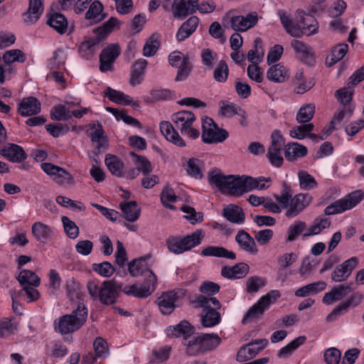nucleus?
I'll return each instance as SVG.
<instances>
[{"instance_id":"f257e3e1","label":"nucleus","mask_w":364,"mask_h":364,"mask_svg":"<svg viewBox=\"0 0 364 364\" xmlns=\"http://www.w3.org/2000/svg\"><path fill=\"white\" fill-rule=\"evenodd\" d=\"M208 182L229 196H240L245 193L244 175H224L220 169L215 168L208 173Z\"/></svg>"},{"instance_id":"f03ea898","label":"nucleus","mask_w":364,"mask_h":364,"mask_svg":"<svg viewBox=\"0 0 364 364\" xmlns=\"http://www.w3.org/2000/svg\"><path fill=\"white\" fill-rule=\"evenodd\" d=\"M87 288L93 301H99L107 306L117 301L122 291V284L115 279L105 280L100 284L90 281L87 282Z\"/></svg>"},{"instance_id":"7ed1b4c3","label":"nucleus","mask_w":364,"mask_h":364,"mask_svg":"<svg viewBox=\"0 0 364 364\" xmlns=\"http://www.w3.org/2000/svg\"><path fill=\"white\" fill-rule=\"evenodd\" d=\"M87 309L83 304H79L77 309L70 314H66L54 322L55 329L63 335L73 333L80 329L86 322Z\"/></svg>"},{"instance_id":"20e7f679","label":"nucleus","mask_w":364,"mask_h":364,"mask_svg":"<svg viewBox=\"0 0 364 364\" xmlns=\"http://www.w3.org/2000/svg\"><path fill=\"white\" fill-rule=\"evenodd\" d=\"M117 23V18L111 17L102 26L96 28L94 31V36L87 38L80 43L79 47L80 54L86 58L93 55L98 49L100 42L106 38L107 34L112 31Z\"/></svg>"},{"instance_id":"39448f33","label":"nucleus","mask_w":364,"mask_h":364,"mask_svg":"<svg viewBox=\"0 0 364 364\" xmlns=\"http://www.w3.org/2000/svg\"><path fill=\"white\" fill-rule=\"evenodd\" d=\"M204 237V232L198 230L186 237L171 236L166 240V246L169 252L179 255L200 245Z\"/></svg>"},{"instance_id":"423d86ee","label":"nucleus","mask_w":364,"mask_h":364,"mask_svg":"<svg viewBox=\"0 0 364 364\" xmlns=\"http://www.w3.org/2000/svg\"><path fill=\"white\" fill-rule=\"evenodd\" d=\"M218 284L210 281L203 282L199 287L200 295L196 296L193 304L195 307L221 308V304L214 295L220 291Z\"/></svg>"},{"instance_id":"0eeeda50","label":"nucleus","mask_w":364,"mask_h":364,"mask_svg":"<svg viewBox=\"0 0 364 364\" xmlns=\"http://www.w3.org/2000/svg\"><path fill=\"white\" fill-rule=\"evenodd\" d=\"M280 296V291L276 289L272 290L262 296L255 304L250 307L244 316L242 321V323L245 324L248 322H252L259 318L263 315L264 311L267 309L272 304L276 302Z\"/></svg>"},{"instance_id":"6e6552de","label":"nucleus","mask_w":364,"mask_h":364,"mask_svg":"<svg viewBox=\"0 0 364 364\" xmlns=\"http://www.w3.org/2000/svg\"><path fill=\"white\" fill-rule=\"evenodd\" d=\"M364 198V193L358 190L353 191L345 198L339 199L332 204L328 205L324 213L327 215H335L352 209L358 204Z\"/></svg>"},{"instance_id":"1a4fd4ad","label":"nucleus","mask_w":364,"mask_h":364,"mask_svg":"<svg viewBox=\"0 0 364 364\" xmlns=\"http://www.w3.org/2000/svg\"><path fill=\"white\" fill-rule=\"evenodd\" d=\"M171 119L182 134H187L192 139H197L199 136L198 130L192 127L196 120L193 112L189 111L178 112L172 115Z\"/></svg>"},{"instance_id":"9d476101","label":"nucleus","mask_w":364,"mask_h":364,"mask_svg":"<svg viewBox=\"0 0 364 364\" xmlns=\"http://www.w3.org/2000/svg\"><path fill=\"white\" fill-rule=\"evenodd\" d=\"M186 291L178 289L163 293L157 299L160 311L165 315L171 314L179 306L180 301L186 296Z\"/></svg>"},{"instance_id":"9b49d317","label":"nucleus","mask_w":364,"mask_h":364,"mask_svg":"<svg viewBox=\"0 0 364 364\" xmlns=\"http://www.w3.org/2000/svg\"><path fill=\"white\" fill-rule=\"evenodd\" d=\"M202 127V138L205 143H220L228 137V132L223 129L218 128L210 117H205L203 119Z\"/></svg>"},{"instance_id":"f8f14e48","label":"nucleus","mask_w":364,"mask_h":364,"mask_svg":"<svg viewBox=\"0 0 364 364\" xmlns=\"http://www.w3.org/2000/svg\"><path fill=\"white\" fill-rule=\"evenodd\" d=\"M41 168L60 186L73 185L75 183L72 174L60 166L51 163H42Z\"/></svg>"},{"instance_id":"ddd939ff","label":"nucleus","mask_w":364,"mask_h":364,"mask_svg":"<svg viewBox=\"0 0 364 364\" xmlns=\"http://www.w3.org/2000/svg\"><path fill=\"white\" fill-rule=\"evenodd\" d=\"M267 344L268 340L262 338L254 340L242 346L237 353V360L243 363L253 358L259 351L265 348Z\"/></svg>"},{"instance_id":"4468645a","label":"nucleus","mask_w":364,"mask_h":364,"mask_svg":"<svg viewBox=\"0 0 364 364\" xmlns=\"http://www.w3.org/2000/svg\"><path fill=\"white\" fill-rule=\"evenodd\" d=\"M129 272L133 277L143 275L146 277V281L152 286H156L157 282L156 276L151 271L147 264L145 258H139L132 260L129 263Z\"/></svg>"},{"instance_id":"2eb2a0df","label":"nucleus","mask_w":364,"mask_h":364,"mask_svg":"<svg viewBox=\"0 0 364 364\" xmlns=\"http://www.w3.org/2000/svg\"><path fill=\"white\" fill-rule=\"evenodd\" d=\"M311 200L312 197L308 193H299L292 197L285 213L286 217L291 218L297 216L311 203Z\"/></svg>"},{"instance_id":"dca6fc26","label":"nucleus","mask_w":364,"mask_h":364,"mask_svg":"<svg viewBox=\"0 0 364 364\" xmlns=\"http://www.w3.org/2000/svg\"><path fill=\"white\" fill-rule=\"evenodd\" d=\"M120 55V48L116 44H111L102 50L100 55V70L102 72L112 70L113 63Z\"/></svg>"},{"instance_id":"f3484780","label":"nucleus","mask_w":364,"mask_h":364,"mask_svg":"<svg viewBox=\"0 0 364 364\" xmlns=\"http://www.w3.org/2000/svg\"><path fill=\"white\" fill-rule=\"evenodd\" d=\"M258 21V15L255 11L249 13L246 16H235L230 19L231 27L237 31H246L254 27Z\"/></svg>"},{"instance_id":"a211bd4d","label":"nucleus","mask_w":364,"mask_h":364,"mask_svg":"<svg viewBox=\"0 0 364 364\" xmlns=\"http://www.w3.org/2000/svg\"><path fill=\"white\" fill-rule=\"evenodd\" d=\"M291 46L299 60L308 65H314L315 63V53L312 48L298 40H294Z\"/></svg>"},{"instance_id":"6ab92c4d","label":"nucleus","mask_w":364,"mask_h":364,"mask_svg":"<svg viewBox=\"0 0 364 364\" xmlns=\"http://www.w3.org/2000/svg\"><path fill=\"white\" fill-rule=\"evenodd\" d=\"M358 264V259L351 257L341 264L336 267L331 274V279L335 282H341L346 281L351 274L352 271Z\"/></svg>"},{"instance_id":"aec40b11","label":"nucleus","mask_w":364,"mask_h":364,"mask_svg":"<svg viewBox=\"0 0 364 364\" xmlns=\"http://www.w3.org/2000/svg\"><path fill=\"white\" fill-rule=\"evenodd\" d=\"M198 0H174L173 14L176 18H184L196 11Z\"/></svg>"},{"instance_id":"412c9836","label":"nucleus","mask_w":364,"mask_h":364,"mask_svg":"<svg viewBox=\"0 0 364 364\" xmlns=\"http://www.w3.org/2000/svg\"><path fill=\"white\" fill-rule=\"evenodd\" d=\"M40 101L34 97H28L22 99L18 105V112L23 117L35 115L41 112Z\"/></svg>"},{"instance_id":"4be33fe9","label":"nucleus","mask_w":364,"mask_h":364,"mask_svg":"<svg viewBox=\"0 0 364 364\" xmlns=\"http://www.w3.org/2000/svg\"><path fill=\"white\" fill-rule=\"evenodd\" d=\"M351 291V284L346 285L341 284L333 287L329 292H327L324 294L322 301L327 305L332 304L336 301H338L343 299Z\"/></svg>"},{"instance_id":"5701e85b","label":"nucleus","mask_w":364,"mask_h":364,"mask_svg":"<svg viewBox=\"0 0 364 364\" xmlns=\"http://www.w3.org/2000/svg\"><path fill=\"white\" fill-rule=\"evenodd\" d=\"M363 299V294L355 292L346 301L340 304L336 307L331 314L326 317L328 321H332L333 318L341 314L343 311H346L350 306H357Z\"/></svg>"},{"instance_id":"b1692460","label":"nucleus","mask_w":364,"mask_h":364,"mask_svg":"<svg viewBox=\"0 0 364 364\" xmlns=\"http://www.w3.org/2000/svg\"><path fill=\"white\" fill-rule=\"evenodd\" d=\"M43 12L42 0H29L28 8L23 14V21L26 24H33Z\"/></svg>"},{"instance_id":"393cba45","label":"nucleus","mask_w":364,"mask_h":364,"mask_svg":"<svg viewBox=\"0 0 364 364\" xmlns=\"http://www.w3.org/2000/svg\"><path fill=\"white\" fill-rule=\"evenodd\" d=\"M156 286H152L144 282V283L138 287L136 284L122 286V291L127 296H133L137 298H145L149 296L155 290Z\"/></svg>"},{"instance_id":"a878e982","label":"nucleus","mask_w":364,"mask_h":364,"mask_svg":"<svg viewBox=\"0 0 364 364\" xmlns=\"http://www.w3.org/2000/svg\"><path fill=\"white\" fill-rule=\"evenodd\" d=\"M235 241L242 250L252 255H255L258 252L255 239L244 230L238 231L235 237Z\"/></svg>"},{"instance_id":"bb28decb","label":"nucleus","mask_w":364,"mask_h":364,"mask_svg":"<svg viewBox=\"0 0 364 364\" xmlns=\"http://www.w3.org/2000/svg\"><path fill=\"white\" fill-rule=\"evenodd\" d=\"M199 21V18L197 16H192L183 23L176 35L177 41H183L189 38L196 31Z\"/></svg>"},{"instance_id":"cd10ccee","label":"nucleus","mask_w":364,"mask_h":364,"mask_svg":"<svg viewBox=\"0 0 364 364\" xmlns=\"http://www.w3.org/2000/svg\"><path fill=\"white\" fill-rule=\"evenodd\" d=\"M277 15L279 17L280 21L287 33L295 38L301 37L304 32L301 29V27L292 22L289 15L284 10H279Z\"/></svg>"},{"instance_id":"c85d7f7f","label":"nucleus","mask_w":364,"mask_h":364,"mask_svg":"<svg viewBox=\"0 0 364 364\" xmlns=\"http://www.w3.org/2000/svg\"><path fill=\"white\" fill-rule=\"evenodd\" d=\"M160 130L165 138L174 145L179 147L186 146L185 141L180 136L169 122H162L160 124Z\"/></svg>"},{"instance_id":"c756f323","label":"nucleus","mask_w":364,"mask_h":364,"mask_svg":"<svg viewBox=\"0 0 364 364\" xmlns=\"http://www.w3.org/2000/svg\"><path fill=\"white\" fill-rule=\"evenodd\" d=\"M90 127L92 131L89 134V136L92 142L97 143L96 148L100 152L102 149H105L108 145L102 126L100 123L97 124L92 123L90 124Z\"/></svg>"},{"instance_id":"7c9ffc66","label":"nucleus","mask_w":364,"mask_h":364,"mask_svg":"<svg viewBox=\"0 0 364 364\" xmlns=\"http://www.w3.org/2000/svg\"><path fill=\"white\" fill-rule=\"evenodd\" d=\"M0 154L14 163H21L27 156L23 148L14 144H11L9 147L1 149Z\"/></svg>"},{"instance_id":"2f4dec72","label":"nucleus","mask_w":364,"mask_h":364,"mask_svg":"<svg viewBox=\"0 0 364 364\" xmlns=\"http://www.w3.org/2000/svg\"><path fill=\"white\" fill-rule=\"evenodd\" d=\"M105 163L107 169L113 176L119 178L124 176V163L117 156L110 154H107Z\"/></svg>"},{"instance_id":"473e14b6","label":"nucleus","mask_w":364,"mask_h":364,"mask_svg":"<svg viewBox=\"0 0 364 364\" xmlns=\"http://www.w3.org/2000/svg\"><path fill=\"white\" fill-rule=\"evenodd\" d=\"M308 154L307 148L297 142H289L284 146V156L289 161L304 157Z\"/></svg>"},{"instance_id":"72a5a7b5","label":"nucleus","mask_w":364,"mask_h":364,"mask_svg":"<svg viewBox=\"0 0 364 364\" xmlns=\"http://www.w3.org/2000/svg\"><path fill=\"white\" fill-rule=\"evenodd\" d=\"M203 314L201 315L200 323L205 328L213 327L220 322L221 316L218 311L220 308L202 307Z\"/></svg>"},{"instance_id":"f704fd0d","label":"nucleus","mask_w":364,"mask_h":364,"mask_svg":"<svg viewBox=\"0 0 364 364\" xmlns=\"http://www.w3.org/2000/svg\"><path fill=\"white\" fill-rule=\"evenodd\" d=\"M249 269L250 267L246 263L240 262L233 267H223L221 274L228 279H241L247 274Z\"/></svg>"},{"instance_id":"c9c22d12","label":"nucleus","mask_w":364,"mask_h":364,"mask_svg":"<svg viewBox=\"0 0 364 364\" xmlns=\"http://www.w3.org/2000/svg\"><path fill=\"white\" fill-rule=\"evenodd\" d=\"M289 75V70L281 63L271 66L267 72V78L277 83L284 82Z\"/></svg>"},{"instance_id":"e433bc0d","label":"nucleus","mask_w":364,"mask_h":364,"mask_svg":"<svg viewBox=\"0 0 364 364\" xmlns=\"http://www.w3.org/2000/svg\"><path fill=\"white\" fill-rule=\"evenodd\" d=\"M203 162L197 158L188 159L183 164V166L188 175L196 179H201L203 178Z\"/></svg>"},{"instance_id":"4c0bfd02","label":"nucleus","mask_w":364,"mask_h":364,"mask_svg":"<svg viewBox=\"0 0 364 364\" xmlns=\"http://www.w3.org/2000/svg\"><path fill=\"white\" fill-rule=\"evenodd\" d=\"M223 215L230 222L241 224L245 221V213L242 209L236 205L230 204L223 208Z\"/></svg>"},{"instance_id":"58836bf2","label":"nucleus","mask_w":364,"mask_h":364,"mask_svg":"<svg viewBox=\"0 0 364 364\" xmlns=\"http://www.w3.org/2000/svg\"><path fill=\"white\" fill-rule=\"evenodd\" d=\"M103 5L98 1H94L89 6L85 13V19L90 21V23H97L105 18V14H102Z\"/></svg>"},{"instance_id":"ea45409f","label":"nucleus","mask_w":364,"mask_h":364,"mask_svg":"<svg viewBox=\"0 0 364 364\" xmlns=\"http://www.w3.org/2000/svg\"><path fill=\"white\" fill-rule=\"evenodd\" d=\"M184 345L186 352L190 355H195L204 351L201 334H194L193 331L185 339Z\"/></svg>"},{"instance_id":"a19ab883","label":"nucleus","mask_w":364,"mask_h":364,"mask_svg":"<svg viewBox=\"0 0 364 364\" xmlns=\"http://www.w3.org/2000/svg\"><path fill=\"white\" fill-rule=\"evenodd\" d=\"M31 232L40 242H46L53 234L52 228L42 222H36L31 227Z\"/></svg>"},{"instance_id":"79ce46f5","label":"nucleus","mask_w":364,"mask_h":364,"mask_svg":"<svg viewBox=\"0 0 364 364\" xmlns=\"http://www.w3.org/2000/svg\"><path fill=\"white\" fill-rule=\"evenodd\" d=\"M193 327L187 321H182L174 326H169L166 328V334L169 337L183 336L184 340L192 333Z\"/></svg>"},{"instance_id":"37998d69","label":"nucleus","mask_w":364,"mask_h":364,"mask_svg":"<svg viewBox=\"0 0 364 364\" xmlns=\"http://www.w3.org/2000/svg\"><path fill=\"white\" fill-rule=\"evenodd\" d=\"M294 83L296 85L294 91L297 94H304L314 85V80H307L304 77V71L302 70H299L295 73Z\"/></svg>"},{"instance_id":"c03bdc74","label":"nucleus","mask_w":364,"mask_h":364,"mask_svg":"<svg viewBox=\"0 0 364 364\" xmlns=\"http://www.w3.org/2000/svg\"><path fill=\"white\" fill-rule=\"evenodd\" d=\"M119 207L127 221L133 223L139 219L141 210L138 208L136 202L129 201L121 203Z\"/></svg>"},{"instance_id":"a18cd8bd","label":"nucleus","mask_w":364,"mask_h":364,"mask_svg":"<svg viewBox=\"0 0 364 364\" xmlns=\"http://www.w3.org/2000/svg\"><path fill=\"white\" fill-rule=\"evenodd\" d=\"M201 255L208 257H224L232 260L236 259L235 252L220 246H208L202 250Z\"/></svg>"},{"instance_id":"49530a36","label":"nucleus","mask_w":364,"mask_h":364,"mask_svg":"<svg viewBox=\"0 0 364 364\" xmlns=\"http://www.w3.org/2000/svg\"><path fill=\"white\" fill-rule=\"evenodd\" d=\"M47 23L60 34L65 33L68 26L65 16L59 13L50 14L48 18Z\"/></svg>"},{"instance_id":"de8ad7c7","label":"nucleus","mask_w":364,"mask_h":364,"mask_svg":"<svg viewBox=\"0 0 364 364\" xmlns=\"http://www.w3.org/2000/svg\"><path fill=\"white\" fill-rule=\"evenodd\" d=\"M348 50V45L341 43L336 46L331 50V54L326 57V65L331 67L342 60Z\"/></svg>"},{"instance_id":"09e8293b","label":"nucleus","mask_w":364,"mask_h":364,"mask_svg":"<svg viewBox=\"0 0 364 364\" xmlns=\"http://www.w3.org/2000/svg\"><path fill=\"white\" fill-rule=\"evenodd\" d=\"M326 287V282L319 281L309 284L307 285L299 288L295 291L294 294L296 296L298 297H305L311 294H316L318 292L324 290Z\"/></svg>"},{"instance_id":"8fccbe9b","label":"nucleus","mask_w":364,"mask_h":364,"mask_svg":"<svg viewBox=\"0 0 364 364\" xmlns=\"http://www.w3.org/2000/svg\"><path fill=\"white\" fill-rule=\"evenodd\" d=\"M147 63V60L144 59H139L134 63L130 78L132 85L135 86L141 83Z\"/></svg>"},{"instance_id":"3c124183","label":"nucleus","mask_w":364,"mask_h":364,"mask_svg":"<svg viewBox=\"0 0 364 364\" xmlns=\"http://www.w3.org/2000/svg\"><path fill=\"white\" fill-rule=\"evenodd\" d=\"M129 155L139 172H141L144 175H148L153 171L151 163L145 156L133 151L130 152Z\"/></svg>"},{"instance_id":"603ef678","label":"nucleus","mask_w":364,"mask_h":364,"mask_svg":"<svg viewBox=\"0 0 364 364\" xmlns=\"http://www.w3.org/2000/svg\"><path fill=\"white\" fill-rule=\"evenodd\" d=\"M330 225L331 221L328 218H317L314 220L308 231L303 234V237L305 238L311 235H317L323 230L328 228Z\"/></svg>"},{"instance_id":"864d4df0","label":"nucleus","mask_w":364,"mask_h":364,"mask_svg":"<svg viewBox=\"0 0 364 364\" xmlns=\"http://www.w3.org/2000/svg\"><path fill=\"white\" fill-rule=\"evenodd\" d=\"M18 281L21 286L28 284L29 286L38 287L40 284V278L32 271L23 269L20 272Z\"/></svg>"},{"instance_id":"5fc2aeb1","label":"nucleus","mask_w":364,"mask_h":364,"mask_svg":"<svg viewBox=\"0 0 364 364\" xmlns=\"http://www.w3.org/2000/svg\"><path fill=\"white\" fill-rule=\"evenodd\" d=\"M353 88L347 85L346 87L336 90L335 92V97L339 102L344 105V107L353 106L350 102L353 100Z\"/></svg>"},{"instance_id":"6e6d98bb","label":"nucleus","mask_w":364,"mask_h":364,"mask_svg":"<svg viewBox=\"0 0 364 364\" xmlns=\"http://www.w3.org/2000/svg\"><path fill=\"white\" fill-rule=\"evenodd\" d=\"M105 95L111 101L120 105H131L133 102L129 96L126 95L122 92L112 89L111 87H107Z\"/></svg>"},{"instance_id":"4d7b16f0","label":"nucleus","mask_w":364,"mask_h":364,"mask_svg":"<svg viewBox=\"0 0 364 364\" xmlns=\"http://www.w3.org/2000/svg\"><path fill=\"white\" fill-rule=\"evenodd\" d=\"M264 181H270V178H252L251 176H245V193L250 192L253 189H265L267 186H265Z\"/></svg>"},{"instance_id":"13d9d810","label":"nucleus","mask_w":364,"mask_h":364,"mask_svg":"<svg viewBox=\"0 0 364 364\" xmlns=\"http://www.w3.org/2000/svg\"><path fill=\"white\" fill-rule=\"evenodd\" d=\"M314 112L315 106L313 104H306L299 109L296 119L300 124L307 123L311 120Z\"/></svg>"},{"instance_id":"bf43d9fd","label":"nucleus","mask_w":364,"mask_h":364,"mask_svg":"<svg viewBox=\"0 0 364 364\" xmlns=\"http://www.w3.org/2000/svg\"><path fill=\"white\" fill-rule=\"evenodd\" d=\"M160 46L159 36L152 34L146 41L143 48V55L146 57L153 56Z\"/></svg>"},{"instance_id":"052dcab7","label":"nucleus","mask_w":364,"mask_h":364,"mask_svg":"<svg viewBox=\"0 0 364 364\" xmlns=\"http://www.w3.org/2000/svg\"><path fill=\"white\" fill-rule=\"evenodd\" d=\"M298 178L300 188L303 190H311L318 185L315 178L306 171H299Z\"/></svg>"},{"instance_id":"680f3d73","label":"nucleus","mask_w":364,"mask_h":364,"mask_svg":"<svg viewBox=\"0 0 364 364\" xmlns=\"http://www.w3.org/2000/svg\"><path fill=\"white\" fill-rule=\"evenodd\" d=\"M306 338L304 336H299L295 338L294 341L290 342L286 346L282 348L279 351L277 355L279 358H283L288 356L291 354L293 351H294L296 348H298L300 346L304 343Z\"/></svg>"},{"instance_id":"e2e57ef3","label":"nucleus","mask_w":364,"mask_h":364,"mask_svg":"<svg viewBox=\"0 0 364 364\" xmlns=\"http://www.w3.org/2000/svg\"><path fill=\"white\" fill-rule=\"evenodd\" d=\"M314 124L311 123L294 127L289 132L291 137L297 139H304L307 137L309 132L314 129Z\"/></svg>"},{"instance_id":"0e129e2a","label":"nucleus","mask_w":364,"mask_h":364,"mask_svg":"<svg viewBox=\"0 0 364 364\" xmlns=\"http://www.w3.org/2000/svg\"><path fill=\"white\" fill-rule=\"evenodd\" d=\"M92 270L104 277H110L115 272L114 267L109 262L95 263L92 265Z\"/></svg>"},{"instance_id":"69168bd1","label":"nucleus","mask_w":364,"mask_h":364,"mask_svg":"<svg viewBox=\"0 0 364 364\" xmlns=\"http://www.w3.org/2000/svg\"><path fill=\"white\" fill-rule=\"evenodd\" d=\"M65 289L67 295L71 301H75L80 298V284L73 278H70L66 281Z\"/></svg>"},{"instance_id":"338daca9","label":"nucleus","mask_w":364,"mask_h":364,"mask_svg":"<svg viewBox=\"0 0 364 364\" xmlns=\"http://www.w3.org/2000/svg\"><path fill=\"white\" fill-rule=\"evenodd\" d=\"M2 58L6 64H10L14 62L23 63L26 60L25 54L18 49L7 50L3 55Z\"/></svg>"},{"instance_id":"774afa93","label":"nucleus","mask_w":364,"mask_h":364,"mask_svg":"<svg viewBox=\"0 0 364 364\" xmlns=\"http://www.w3.org/2000/svg\"><path fill=\"white\" fill-rule=\"evenodd\" d=\"M61 220L67 236L70 239L77 238L79 235L80 230L76 224L67 216H63Z\"/></svg>"}]
</instances>
